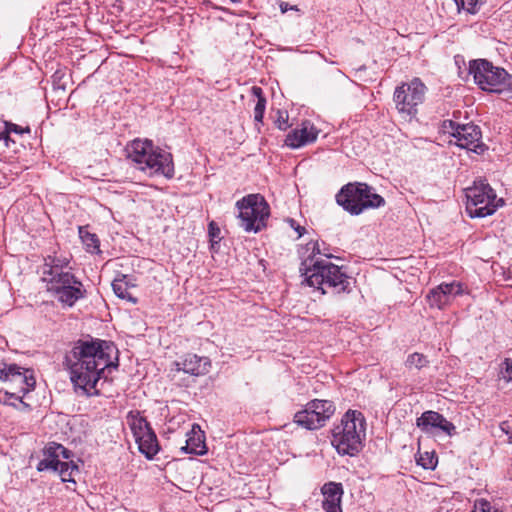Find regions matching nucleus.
<instances>
[{"label": "nucleus", "mask_w": 512, "mask_h": 512, "mask_svg": "<svg viewBox=\"0 0 512 512\" xmlns=\"http://www.w3.org/2000/svg\"><path fill=\"white\" fill-rule=\"evenodd\" d=\"M502 377L508 382H512V360L506 363V368L502 371Z\"/></svg>", "instance_id": "c9c22d12"}, {"label": "nucleus", "mask_w": 512, "mask_h": 512, "mask_svg": "<svg viewBox=\"0 0 512 512\" xmlns=\"http://www.w3.org/2000/svg\"><path fill=\"white\" fill-rule=\"evenodd\" d=\"M319 130L310 121H303L300 128L289 132L285 139V144L293 149L302 147L316 141Z\"/></svg>", "instance_id": "dca6fc26"}, {"label": "nucleus", "mask_w": 512, "mask_h": 512, "mask_svg": "<svg viewBox=\"0 0 512 512\" xmlns=\"http://www.w3.org/2000/svg\"><path fill=\"white\" fill-rule=\"evenodd\" d=\"M469 74L481 90L512 99V75L505 69L494 66L486 59H475L469 62Z\"/></svg>", "instance_id": "423d86ee"}, {"label": "nucleus", "mask_w": 512, "mask_h": 512, "mask_svg": "<svg viewBox=\"0 0 512 512\" xmlns=\"http://www.w3.org/2000/svg\"><path fill=\"white\" fill-rule=\"evenodd\" d=\"M337 203L352 215H359L365 209L379 208L385 200L365 183H349L336 195Z\"/></svg>", "instance_id": "0eeeda50"}, {"label": "nucleus", "mask_w": 512, "mask_h": 512, "mask_svg": "<svg viewBox=\"0 0 512 512\" xmlns=\"http://www.w3.org/2000/svg\"><path fill=\"white\" fill-rule=\"evenodd\" d=\"M472 512H503V510L496 508L485 499H479L475 501L474 509Z\"/></svg>", "instance_id": "7c9ffc66"}, {"label": "nucleus", "mask_w": 512, "mask_h": 512, "mask_svg": "<svg viewBox=\"0 0 512 512\" xmlns=\"http://www.w3.org/2000/svg\"><path fill=\"white\" fill-rule=\"evenodd\" d=\"M321 494L322 508L325 512H342L341 502L344 490L341 483H325L321 488Z\"/></svg>", "instance_id": "a211bd4d"}, {"label": "nucleus", "mask_w": 512, "mask_h": 512, "mask_svg": "<svg viewBox=\"0 0 512 512\" xmlns=\"http://www.w3.org/2000/svg\"><path fill=\"white\" fill-rule=\"evenodd\" d=\"M335 405L330 400L314 399L294 415V422L308 430H316L325 425L333 416Z\"/></svg>", "instance_id": "9b49d317"}, {"label": "nucleus", "mask_w": 512, "mask_h": 512, "mask_svg": "<svg viewBox=\"0 0 512 512\" xmlns=\"http://www.w3.org/2000/svg\"><path fill=\"white\" fill-rule=\"evenodd\" d=\"M127 424L130 427L132 434L135 438V442L139 438H143L146 433L152 430L147 420L141 416L139 411H129L127 414Z\"/></svg>", "instance_id": "412c9836"}, {"label": "nucleus", "mask_w": 512, "mask_h": 512, "mask_svg": "<svg viewBox=\"0 0 512 512\" xmlns=\"http://www.w3.org/2000/svg\"><path fill=\"white\" fill-rule=\"evenodd\" d=\"M466 199V212L471 218L490 216L504 204L503 199H498L495 191L483 181L474 182L466 189Z\"/></svg>", "instance_id": "1a4fd4ad"}, {"label": "nucleus", "mask_w": 512, "mask_h": 512, "mask_svg": "<svg viewBox=\"0 0 512 512\" xmlns=\"http://www.w3.org/2000/svg\"><path fill=\"white\" fill-rule=\"evenodd\" d=\"M232 3H239L241 0H230Z\"/></svg>", "instance_id": "a19ab883"}, {"label": "nucleus", "mask_w": 512, "mask_h": 512, "mask_svg": "<svg viewBox=\"0 0 512 512\" xmlns=\"http://www.w3.org/2000/svg\"><path fill=\"white\" fill-rule=\"evenodd\" d=\"M208 231L211 241L218 242L220 240V229L215 225L214 222L209 223Z\"/></svg>", "instance_id": "72a5a7b5"}, {"label": "nucleus", "mask_w": 512, "mask_h": 512, "mask_svg": "<svg viewBox=\"0 0 512 512\" xmlns=\"http://www.w3.org/2000/svg\"><path fill=\"white\" fill-rule=\"evenodd\" d=\"M129 287L130 286L127 281L126 275H122L121 278H117L112 282V289L118 298L127 300L135 304L137 302V299L133 297L131 293L128 291Z\"/></svg>", "instance_id": "b1692460"}, {"label": "nucleus", "mask_w": 512, "mask_h": 512, "mask_svg": "<svg viewBox=\"0 0 512 512\" xmlns=\"http://www.w3.org/2000/svg\"><path fill=\"white\" fill-rule=\"evenodd\" d=\"M136 443L139 451L145 455L147 459H153L160 449L157 436L153 430L146 433L143 438H139Z\"/></svg>", "instance_id": "4be33fe9"}, {"label": "nucleus", "mask_w": 512, "mask_h": 512, "mask_svg": "<svg viewBox=\"0 0 512 512\" xmlns=\"http://www.w3.org/2000/svg\"><path fill=\"white\" fill-rule=\"evenodd\" d=\"M501 429L508 435L509 442L512 443V420L503 422Z\"/></svg>", "instance_id": "e433bc0d"}, {"label": "nucleus", "mask_w": 512, "mask_h": 512, "mask_svg": "<svg viewBox=\"0 0 512 512\" xmlns=\"http://www.w3.org/2000/svg\"><path fill=\"white\" fill-rule=\"evenodd\" d=\"M37 470H52L58 472L63 482H71L75 484V480L72 478V475L74 471H78V466L73 462L43 458L39 461Z\"/></svg>", "instance_id": "6ab92c4d"}, {"label": "nucleus", "mask_w": 512, "mask_h": 512, "mask_svg": "<svg viewBox=\"0 0 512 512\" xmlns=\"http://www.w3.org/2000/svg\"><path fill=\"white\" fill-rule=\"evenodd\" d=\"M464 293L465 289L461 282H443L429 291L426 295V300L430 308L443 310L457 296L463 295Z\"/></svg>", "instance_id": "ddd939ff"}, {"label": "nucleus", "mask_w": 512, "mask_h": 512, "mask_svg": "<svg viewBox=\"0 0 512 512\" xmlns=\"http://www.w3.org/2000/svg\"><path fill=\"white\" fill-rule=\"evenodd\" d=\"M450 126L453 128L452 136L456 139L459 147L472 151L476 154H481L486 149L485 144L481 141L482 132L479 126L473 123L457 124L450 121Z\"/></svg>", "instance_id": "f8f14e48"}, {"label": "nucleus", "mask_w": 512, "mask_h": 512, "mask_svg": "<svg viewBox=\"0 0 512 512\" xmlns=\"http://www.w3.org/2000/svg\"><path fill=\"white\" fill-rule=\"evenodd\" d=\"M458 10L462 9L469 14H476L485 0H453Z\"/></svg>", "instance_id": "cd10ccee"}, {"label": "nucleus", "mask_w": 512, "mask_h": 512, "mask_svg": "<svg viewBox=\"0 0 512 512\" xmlns=\"http://www.w3.org/2000/svg\"><path fill=\"white\" fill-rule=\"evenodd\" d=\"M426 91L427 87L420 78L397 86L393 94L397 111L406 116H415L417 107L424 102Z\"/></svg>", "instance_id": "9d476101"}, {"label": "nucleus", "mask_w": 512, "mask_h": 512, "mask_svg": "<svg viewBox=\"0 0 512 512\" xmlns=\"http://www.w3.org/2000/svg\"><path fill=\"white\" fill-rule=\"evenodd\" d=\"M280 7H281L282 12H286V11H288V9H290L288 7L287 3H281Z\"/></svg>", "instance_id": "ea45409f"}, {"label": "nucleus", "mask_w": 512, "mask_h": 512, "mask_svg": "<svg viewBox=\"0 0 512 512\" xmlns=\"http://www.w3.org/2000/svg\"><path fill=\"white\" fill-rule=\"evenodd\" d=\"M127 157L137 169L149 176H174L172 154L155 146L151 140L135 139L126 148Z\"/></svg>", "instance_id": "20e7f679"}, {"label": "nucleus", "mask_w": 512, "mask_h": 512, "mask_svg": "<svg viewBox=\"0 0 512 512\" xmlns=\"http://www.w3.org/2000/svg\"><path fill=\"white\" fill-rule=\"evenodd\" d=\"M10 132H8V129L5 127V131L3 132H0V141H4L5 142V145L8 147L9 146V141H10V136H9Z\"/></svg>", "instance_id": "4c0bfd02"}, {"label": "nucleus", "mask_w": 512, "mask_h": 512, "mask_svg": "<svg viewBox=\"0 0 512 512\" xmlns=\"http://www.w3.org/2000/svg\"><path fill=\"white\" fill-rule=\"evenodd\" d=\"M366 421L363 414L356 410H348L341 423L332 431V445L341 455L354 456L363 447Z\"/></svg>", "instance_id": "39448f33"}, {"label": "nucleus", "mask_w": 512, "mask_h": 512, "mask_svg": "<svg viewBox=\"0 0 512 512\" xmlns=\"http://www.w3.org/2000/svg\"><path fill=\"white\" fill-rule=\"evenodd\" d=\"M25 394L20 392L0 391V403L8 406H12L21 411L30 410L29 404L23 401Z\"/></svg>", "instance_id": "5701e85b"}, {"label": "nucleus", "mask_w": 512, "mask_h": 512, "mask_svg": "<svg viewBox=\"0 0 512 512\" xmlns=\"http://www.w3.org/2000/svg\"><path fill=\"white\" fill-rule=\"evenodd\" d=\"M251 93L255 98H257L254 108V120L258 123H262L266 109V98L261 87L253 86L251 88Z\"/></svg>", "instance_id": "393cba45"}, {"label": "nucleus", "mask_w": 512, "mask_h": 512, "mask_svg": "<svg viewBox=\"0 0 512 512\" xmlns=\"http://www.w3.org/2000/svg\"><path fill=\"white\" fill-rule=\"evenodd\" d=\"M0 380L9 381L20 386V392L27 394L35 384L33 373L29 369H23L14 363L0 362Z\"/></svg>", "instance_id": "4468645a"}, {"label": "nucleus", "mask_w": 512, "mask_h": 512, "mask_svg": "<svg viewBox=\"0 0 512 512\" xmlns=\"http://www.w3.org/2000/svg\"><path fill=\"white\" fill-rule=\"evenodd\" d=\"M318 243H319V245H320V250H321V251H324V252H326V253H330V252H329V249L326 247V244H325L324 242H321V243H320V242H318Z\"/></svg>", "instance_id": "58836bf2"}, {"label": "nucleus", "mask_w": 512, "mask_h": 512, "mask_svg": "<svg viewBox=\"0 0 512 512\" xmlns=\"http://www.w3.org/2000/svg\"><path fill=\"white\" fill-rule=\"evenodd\" d=\"M5 127L8 129V132L10 133H17V134H24V133H29L30 132V128L29 127H21L17 124H14V123H10V122H6L5 123Z\"/></svg>", "instance_id": "473e14b6"}, {"label": "nucleus", "mask_w": 512, "mask_h": 512, "mask_svg": "<svg viewBox=\"0 0 512 512\" xmlns=\"http://www.w3.org/2000/svg\"><path fill=\"white\" fill-rule=\"evenodd\" d=\"M275 124L280 130H286L289 127L288 113L286 111H278V117Z\"/></svg>", "instance_id": "2f4dec72"}, {"label": "nucleus", "mask_w": 512, "mask_h": 512, "mask_svg": "<svg viewBox=\"0 0 512 512\" xmlns=\"http://www.w3.org/2000/svg\"><path fill=\"white\" fill-rule=\"evenodd\" d=\"M417 464L424 469H434L437 465V457L434 453L425 452L420 454Z\"/></svg>", "instance_id": "c756f323"}, {"label": "nucleus", "mask_w": 512, "mask_h": 512, "mask_svg": "<svg viewBox=\"0 0 512 512\" xmlns=\"http://www.w3.org/2000/svg\"><path fill=\"white\" fill-rule=\"evenodd\" d=\"M331 253L320 250L318 241H309L302 249L300 265L303 283L321 295L349 293L350 277L344 267L329 261Z\"/></svg>", "instance_id": "f03ea898"}, {"label": "nucleus", "mask_w": 512, "mask_h": 512, "mask_svg": "<svg viewBox=\"0 0 512 512\" xmlns=\"http://www.w3.org/2000/svg\"><path fill=\"white\" fill-rule=\"evenodd\" d=\"M239 225L246 232H259L266 225L270 207L260 194H249L236 202Z\"/></svg>", "instance_id": "6e6552de"}, {"label": "nucleus", "mask_w": 512, "mask_h": 512, "mask_svg": "<svg viewBox=\"0 0 512 512\" xmlns=\"http://www.w3.org/2000/svg\"><path fill=\"white\" fill-rule=\"evenodd\" d=\"M416 425L424 433H430L433 429H438L448 436H453L456 433L455 425L448 421L442 414L436 411H425L417 418Z\"/></svg>", "instance_id": "2eb2a0df"}, {"label": "nucleus", "mask_w": 512, "mask_h": 512, "mask_svg": "<svg viewBox=\"0 0 512 512\" xmlns=\"http://www.w3.org/2000/svg\"><path fill=\"white\" fill-rule=\"evenodd\" d=\"M288 223L290 225V227L295 231L297 232L298 234V237H301L304 235L305 233V228L303 226H301L299 223H297L294 219L290 218L288 219Z\"/></svg>", "instance_id": "f704fd0d"}, {"label": "nucleus", "mask_w": 512, "mask_h": 512, "mask_svg": "<svg viewBox=\"0 0 512 512\" xmlns=\"http://www.w3.org/2000/svg\"><path fill=\"white\" fill-rule=\"evenodd\" d=\"M174 365L177 371H183L193 376H200L208 373L211 362L207 357L189 353L179 361H176Z\"/></svg>", "instance_id": "f3484780"}, {"label": "nucleus", "mask_w": 512, "mask_h": 512, "mask_svg": "<svg viewBox=\"0 0 512 512\" xmlns=\"http://www.w3.org/2000/svg\"><path fill=\"white\" fill-rule=\"evenodd\" d=\"M71 452L66 449L63 445L57 443H50L44 449V458H50L54 460L69 459Z\"/></svg>", "instance_id": "a878e982"}, {"label": "nucleus", "mask_w": 512, "mask_h": 512, "mask_svg": "<svg viewBox=\"0 0 512 512\" xmlns=\"http://www.w3.org/2000/svg\"><path fill=\"white\" fill-rule=\"evenodd\" d=\"M428 363L429 361L427 360V358L423 354L417 352L408 355L405 361V365L407 368H416L418 370H420L423 367H426Z\"/></svg>", "instance_id": "c85d7f7f"}, {"label": "nucleus", "mask_w": 512, "mask_h": 512, "mask_svg": "<svg viewBox=\"0 0 512 512\" xmlns=\"http://www.w3.org/2000/svg\"><path fill=\"white\" fill-rule=\"evenodd\" d=\"M79 236L88 252L95 253V252L100 251L99 250V240L95 234L90 233L84 227H79Z\"/></svg>", "instance_id": "bb28decb"}, {"label": "nucleus", "mask_w": 512, "mask_h": 512, "mask_svg": "<svg viewBox=\"0 0 512 512\" xmlns=\"http://www.w3.org/2000/svg\"><path fill=\"white\" fill-rule=\"evenodd\" d=\"M70 259L63 255H48L44 258L41 280L46 290L61 304L72 307L85 297L82 282L71 272Z\"/></svg>", "instance_id": "7ed1b4c3"}, {"label": "nucleus", "mask_w": 512, "mask_h": 512, "mask_svg": "<svg viewBox=\"0 0 512 512\" xmlns=\"http://www.w3.org/2000/svg\"><path fill=\"white\" fill-rule=\"evenodd\" d=\"M117 350L108 341L90 338L78 340L65 357L70 379L82 395H98L97 383L106 370L116 368Z\"/></svg>", "instance_id": "f257e3e1"}, {"label": "nucleus", "mask_w": 512, "mask_h": 512, "mask_svg": "<svg viewBox=\"0 0 512 512\" xmlns=\"http://www.w3.org/2000/svg\"><path fill=\"white\" fill-rule=\"evenodd\" d=\"M182 449L186 453L195 455H204L207 452L204 434L198 425H193L191 431L187 433L186 445Z\"/></svg>", "instance_id": "aec40b11"}]
</instances>
